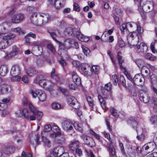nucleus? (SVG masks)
Instances as JSON below:
<instances>
[{
  "label": "nucleus",
  "mask_w": 157,
  "mask_h": 157,
  "mask_svg": "<svg viewBox=\"0 0 157 157\" xmlns=\"http://www.w3.org/2000/svg\"><path fill=\"white\" fill-rule=\"evenodd\" d=\"M112 85L110 83H108L105 85V89L107 91H105V90H102V95L104 96L102 97L101 95L99 94L98 95V98L99 101L100 102L102 108L105 109L104 112H105L107 109V108L106 107V102L104 100V99H107V94L108 91H110L111 89Z\"/></svg>",
  "instance_id": "obj_1"
},
{
  "label": "nucleus",
  "mask_w": 157,
  "mask_h": 157,
  "mask_svg": "<svg viewBox=\"0 0 157 157\" xmlns=\"http://www.w3.org/2000/svg\"><path fill=\"white\" fill-rule=\"evenodd\" d=\"M153 8V3L151 1H147L144 2L142 6H139V10L140 12L143 19L145 18V16L143 11L145 12H149L151 11Z\"/></svg>",
  "instance_id": "obj_2"
},
{
  "label": "nucleus",
  "mask_w": 157,
  "mask_h": 157,
  "mask_svg": "<svg viewBox=\"0 0 157 157\" xmlns=\"http://www.w3.org/2000/svg\"><path fill=\"white\" fill-rule=\"evenodd\" d=\"M67 99L69 104L71 106L76 109L75 112L78 115L79 117L82 115V112L81 110L78 109L80 107V103L77 101V99L75 97L72 96H69L67 97Z\"/></svg>",
  "instance_id": "obj_3"
},
{
  "label": "nucleus",
  "mask_w": 157,
  "mask_h": 157,
  "mask_svg": "<svg viewBox=\"0 0 157 157\" xmlns=\"http://www.w3.org/2000/svg\"><path fill=\"white\" fill-rule=\"evenodd\" d=\"M22 102L23 105H29L30 110L37 116V118L39 121L40 120L43 115V113L42 112L36 110L33 105L29 102L26 98H23Z\"/></svg>",
  "instance_id": "obj_4"
},
{
  "label": "nucleus",
  "mask_w": 157,
  "mask_h": 157,
  "mask_svg": "<svg viewBox=\"0 0 157 157\" xmlns=\"http://www.w3.org/2000/svg\"><path fill=\"white\" fill-rule=\"evenodd\" d=\"M127 40L128 44L130 46L136 45L138 41V36L136 32H133L129 33L128 35Z\"/></svg>",
  "instance_id": "obj_5"
},
{
  "label": "nucleus",
  "mask_w": 157,
  "mask_h": 157,
  "mask_svg": "<svg viewBox=\"0 0 157 157\" xmlns=\"http://www.w3.org/2000/svg\"><path fill=\"white\" fill-rule=\"evenodd\" d=\"M20 70L18 66H14L12 67L10 71V74L12 77L11 79L13 81H19L21 77L18 76V74L20 73Z\"/></svg>",
  "instance_id": "obj_6"
},
{
  "label": "nucleus",
  "mask_w": 157,
  "mask_h": 157,
  "mask_svg": "<svg viewBox=\"0 0 157 157\" xmlns=\"http://www.w3.org/2000/svg\"><path fill=\"white\" fill-rule=\"evenodd\" d=\"M145 82L144 77L140 74L136 75L133 79L132 82L135 86H141L144 84Z\"/></svg>",
  "instance_id": "obj_7"
},
{
  "label": "nucleus",
  "mask_w": 157,
  "mask_h": 157,
  "mask_svg": "<svg viewBox=\"0 0 157 157\" xmlns=\"http://www.w3.org/2000/svg\"><path fill=\"white\" fill-rule=\"evenodd\" d=\"M81 137L84 140L86 145L89 147H92L95 146V142L92 138L84 135H81Z\"/></svg>",
  "instance_id": "obj_8"
},
{
  "label": "nucleus",
  "mask_w": 157,
  "mask_h": 157,
  "mask_svg": "<svg viewBox=\"0 0 157 157\" xmlns=\"http://www.w3.org/2000/svg\"><path fill=\"white\" fill-rule=\"evenodd\" d=\"M34 82L39 84L42 87H45L47 85V83H49V82L44 79V77L42 75H40L38 76L34 80Z\"/></svg>",
  "instance_id": "obj_9"
},
{
  "label": "nucleus",
  "mask_w": 157,
  "mask_h": 157,
  "mask_svg": "<svg viewBox=\"0 0 157 157\" xmlns=\"http://www.w3.org/2000/svg\"><path fill=\"white\" fill-rule=\"evenodd\" d=\"M39 17H40V14L33 13L30 18L31 22L36 25L41 26L42 25V21L39 19Z\"/></svg>",
  "instance_id": "obj_10"
},
{
  "label": "nucleus",
  "mask_w": 157,
  "mask_h": 157,
  "mask_svg": "<svg viewBox=\"0 0 157 157\" xmlns=\"http://www.w3.org/2000/svg\"><path fill=\"white\" fill-rule=\"evenodd\" d=\"M24 16L23 14L19 13L14 15L12 17L11 22L14 24H17L22 21L24 19Z\"/></svg>",
  "instance_id": "obj_11"
},
{
  "label": "nucleus",
  "mask_w": 157,
  "mask_h": 157,
  "mask_svg": "<svg viewBox=\"0 0 157 157\" xmlns=\"http://www.w3.org/2000/svg\"><path fill=\"white\" fill-rule=\"evenodd\" d=\"M64 148L60 146H58L54 149L53 154L55 157L60 156L64 153Z\"/></svg>",
  "instance_id": "obj_12"
},
{
  "label": "nucleus",
  "mask_w": 157,
  "mask_h": 157,
  "mask_svg": "<svg viewBox=\"0 0 157 157\" xmlns=\"http://www.w3.org/2000/svg\"><path fill=\"white\" fill-rule=\"evenodd\" d=\"M62 126L64 130L69 131L73 129V124L70 122L66 121L62 123Z\"/></svg>",
  "instance_id": "obj_13"
},
{
  "label": "nucleus",
  "mask_w": 157,
  "mask_h": 157,
  "mask_svg": "<svg viewBox=\"0 0 157 157\" xmlns=\"http://www.w3.org/2000/svg\"><path fill=\"white\" fill-rule=\"evenodd\" d=\"M73 81L78 85L81 84V80L80 78L77 74L76 72L74 71L71 72Z\"/></svg>",
  "instance_id": "obj_14"
},
{
  "label": "nucleus",
  "mask_w": 157,
  "mask_h": 157,
  "mask_svg": "<svg viewBox=\"0 0 157 157\" xmlns=\"http://www.w3.org/2000/svg\"><path fill=\"white\" fill-rule=\"evenodd\" d=\"M48 1L52 6L57 9H59L64 4V3H61L59 0H48Z\"/></svg>",
  "instance_id": "obj_15"
},
{
  "label": "nucleus",
  "mask_w": 157,
  "mask_h": 157,
  "mask_svg": "<svg viewBox=\"0 0 157 157\" xmlns=\"http://www.w3.org/2000/svg\"><path fill=\"white\" fill-rule=\"evenodd\" d=\"M40 138V136L39 135H34L30 136V141L31 143L33 145L35 146L38 145L40 142L39 140Z\"/></svg>",
  "instance_id": "obj_16"
},
{
  "label": "nucleus",
  "mask_w": 157,
  "mask_h": 157,
  "mask_svg": "<svg viewBox=\"0 0 157 157\" xmlns=\"http://www.w3.org/2000/svg\"><path fill=\"white\" fill-rule=\"evenodd\" d=\"M139 98L141 101L146 103L149 101L150 98L148 94L145 92L140 94Z\"/></svg>",
  "instance_id": "obj_17"
},
{
  "label": "nucleus",
  "mask_w": 157,
  "mask_h": 157,
  "mask_svg": "<svg viewBox=\"0 0 157 157\" xmlns=\"http://www.w3.org/2000/svg\"><path fill=\"white\" fill-rule=\"evenodd\" d=\"M40 17L39 19L41 20L42 23V25H44L48 22L50 17L48 14L42 13L40 14Z\"/></svg>",
  "instance_id": "obj_18"
},
{
  "label": "nucleus",
  "mask_w": 157,
  "mask_h": 157,
  "mask_svg": "<svg viewBox=\"0 0 157 157\" xmlns=\"http://www.w3.org/2000/svg\"><path fill=\"white\" fill-rule=\"evenodd\" d=\"M20 114H18L16 113V114L17 115L18 117H24V118H25L27 119H29V114L28 112V110L25 109H21L20 110Z\"/></svg>",
  "instance_id": "obj_19"
},
{
  "label": "nucleus",
  "mask_w": 157,
  "mask_h": 157,
  "mask_svg": "<svg viewBox=\"0 0 157 157\" xmlns=\"http://www.w3.org/2000/svg\"><path fill=\"white\" fill-rule=\"evenodd\" d=\"M136 46L137 49H140V51L141 53L145 54L147 52L148 47L144 43L142 42L140 44V45H136Z\"/></svg>",
  "instance_id": "obj_20"
},
{
  "label": "nucleus",
  "mask_w": 157,
  "mask_h": 157,
  "mask_svg": "<svg viewBox=\"0 0 157 157\" xmlns=\"http://www.w3.org/2000/svg\"><path fill=\"white\" fill-rule=\"evenodd\" d=\"M117 58L120 68L124 69V67L122 66V63L124 62V61L122 58V53L121 52H118L117 53Z\"/></svg>",
  "instance_id": "obj_21"
},
{
  "label": "nucleus",
  "mask_w": 157,
  "mask_h": 157,
  "mask_svg": "<svg viewBox=\"0 0 157 157\" xmlns=\"http://www.w3.org/2000/svg\"><path fill=\"white\" fill-rule=\"evenodd\" d=\"M79 144V142L77 140L71 141L69 145V148L72 151H74L76 149L78 148Z\"/></svg>",
  "instance_id": "obj_22"
},
{
  "label": "nucleus",
  "mask_w": 157,
  "mask_h": 157,
  "mask_svg": "<svg viewBox=\"0 0 157 157\" xmlns=\"http://www.w3.org/2000/svg\"><path fill=\"white\" fill-rule=\"evenodd\" d=\"M37 72V71L35 68L33 67H29L26 71V73L29 76H32L36 75Z\"/></svg>",
  "instance_id": "obj_23"
},
{
  "label": "nucleus",
  "mask_w": 157,
  "mask_h": 157,
  "mask_svg": "<svg viewBox=\"0 0 157 157\" xmlns=\"http://www.w3.org/2000/svg\"><path fill=\"white\" fill-rule=\"evenodd\" d=\"M8 72L7 65H2L0 67V75L2 76H5Z\"/></svg>",
  "instance_id": "obj_24"
},
{
  "label": "nucleus",
  "mask_w": 157,
  "mask_h": 157,
  "mask_svg": "<svg viewBox=\"0 0 157 157\" xmlns=\"http://www.w3.org/2000/svg\"><path fill=\"white\" fill-rule=\"evenodd\" d=\"M9 88H10V87L6 84L0 85V94H4L7 93Z\"/></svg>",
  "instance_id": "obj_25"
},
{
  "label": "nucleus",
  "mask_w": 157,
  "mask_h": 157,
  "mask_svg": "<svg viewBox=\"0 0 157 157\" xmlns=\"http://www.w3.org/2000/svg\"><path fill=\"white\" fill-rule=\"evenodd\" d=\"M59 136H62V139L61 140L64 141L65 139L64 136L63 134H62L60 132H53V133L50 134L49 136L51 138L55 139L56 137Z\"/></svg>",
  "instance_id": "obj_26"
},
{
  "label": "nucleus",
  "mask_w": 157,
  "mask_h": 157,
  "mask_svg": "<svg viewBox=\"0 0 157 157\" xmlns=\"http://www.w3.org/2000/svg\"><path fill=\"white\" fill-rule=\"evenodd\" d=\"M141 72L145 78H147L150 77V71L148 68L144 67L142 68Z\"/></svg>",
  "instance_id": "obj_27"
},
{
  "label": "nucleus",
  "mask_w": 157,
  "mask_h": 157,
  "mask_svg": "<svg viewBox=\"0 0 157 157\" xmlns=\"http://www.w3.org/2000/svg\"><path fill=\"white\" fill-rule=\"evenodd\" d=\"M15 35L14 34H10L5 35L3 37L2 39L5 41L8 42V40L13 39L15 37Z\"/></svg>",
  "instance_id": "obj_28"
},
{
  "label": "nucleus",
  "mask_w": 157,
  "mask_h": 157,
  "mask_svg": "<svg viewBox=\"0 0 157 157\" xmlns=\"http://www.w3.org/2000/svg\"><path fill=\"white\" fill-rule=\"evenodd\" d=\"M135 62L137 66L140 68H142L144 67V61L141 59H136Z\"/></svg>",
  "instance_id": "obj_29"
},
{
  "label": "nucleus",
  "mask_w": 157,
  "mask_h": 157,
  "mask_svg": "<svg viewBox=\"0 0 157 157\" xmlns=\"http://www.w3.org/2000/svg\"><path fill=\"white\" fill-rule=\"evenodd\" d=\"M40 91L38 98L40 101H44L46 99V95L43 91L41 90V91Z\"/></svg>",
  "instance_id": "obj_30"
},
{
  "label": "nucleus",
  "mask_w": 157,
  "mask_h": 157,
  "mask_svg": "<svg viewBox=\"0 0 157 157\" xmlns=\"http://www.w3.org/2000/svg\"><path fill=\"white\" fill-rule=\"evenodd\" d=\"M51 77L57 82H59V78L58 75L55 73V70L53 68L51 72Z\"/></svg>",
  "instance_id": "obj_31"
},
{
  "label": "nucleus",
  "mask_w": 157,
  "mask_h": 157,
  "mask_svg": "<svg viewBox=\"0 0 157 157\" xmlns=\"http://www.w3.org/2000/svg\"><path fill=\"white\" fill-rule=\"evenodd\" d=\"M153 146L152 143H149L147 144H145L143 147V149H145V150L147 151V152L148 153L151 151L152 150L151 147V145Z\"/></svg>",
  "instance_id": "obj_32"
},
{
  "label": "nucleus",
  "mask_w": 157,
  "mask_h": 157,
  "mask_svg": "<svg viewBox=\"0 0 157 157\" xmlns=\"http://www.w3.org/2000/svg\"><path fill=\"white\" fill-rule=\"evenodd\" d=\"M150 82L153 85H157V76L154 74L151 75V76Z\"/></svg>",
  "instance_id": "obj_33"
},
{
  "label": "nucleus",
  "mask_w": 157,
  "mask_h": 157,
  "mask_svg": "<svg viewBox=\"0 0 157 157\" xmlns=\"http://www.w3.org/2000/svg\"><path fill=\"white\" fill-rule=\"evenodd\" d=\"M100 67L98 66L93 65L91 67V69L90 71H91L92 73H94L95 74H98L99 71Z\"/></svg>",
  "instance_id": "obj_34"
},
{
  "label": "nucleus",
  "mask_w": 157,
  "mask_h": 157,
  "mask_svg": "<svg viewBox=\"0 0 157 157\" xmlns=\"http://www.w3.org/2000/svg\"><path fill=\"white\" fill-rule=\"evenodd\" d=\"M150 121L152 124L157 127V116L152 115L150 118Z\"/></svg>",
  "instance_id": "obj_35"
},
{
  "label": "nucleus",
  "mask_w": 157,
  "mask_h": 157,
  "mask_svg": "<svg viewBox=\"0 0 157 157\" xmlns=\"http://www.w3.org/2000/svg\"><path fill=\"white\" fill-rule=\"evenodd\" d=\"M91 67L87 66V67H83L82 68V70L84 74L87 76L90 75V72H89V71H90Z\"/></svg>",
  "instance_id": "obj_36"
},
{
  "label": "nucleus",
  "mask_w": 157,
  "mask_h": 157,
  "mask_svg": "<svg viewBox=\"0 0 157 157\" xmlns=\"http://www.w3.org/2000/svg\"><path fill=\"white\" fill-rule=\"evenodd\" d=\"M40 91H41V90H34L32 89L30 90V93L32 95L33 98H35L37 96L38 97Z\"/></svg>",
  "instance_id": "obj_37"
},
{
  "label": "nucleus",
  "mask_w": 157,
  "mask_h": 157,
  "mask_svg": "<svg viewBox=\"0 0 157 157\" xmlns=\"http://www.w3.org/2000/svg\"><path fill=\"white\" fill-rule=\"evenodd\" d=\"M8 42L2 41L0 42V49H5L8 47Z\"/></svg>",
  "instance_id": "obj_38"
},
{
  "label": "nucleus",
  "mask_w": 157,
  "mask_h": 157,
  "mask_svg": "<svg viewBox=\"0 0 157 157\" xmlns=\"http://www.w3.org/2000/svg\"><path fill=\"white\" fill-rule=\"evenodd\" d=\"M43 132L41 133V136L42 138V141L44 144L47 146H49L50 144V140L48 139L46 137L43 136Z\"/></svg>",
  "instance_id": "obj_39"
},
{
  "label": "nucleus",
  "mask_w": 157,
  "mask_h": 157,
  "mask_svg": "<svg viewBox=\"0 0 157 157\" xmlns=\"http://www.w3.org/2000/svg\"><path fill=\"white\" fill-rule=\"evenodd\" d=\"M145 57L146 59L152 61H154L156 59V58L155 56L153 55L150 53H147Z\"/></svg>",
  "instance_id": "obj_40"
},
{
  "label": "nucleus",
  "mask_w": 157,
  "mask_h": 157,
  "mask_svg": "<svg viewBox=\"0 0 157 157\" xmlns=\"http://www.w3.org/2000/svg\"><path fill=\"white\" fill-rule=\"evenodd\" d=\"M109 149L110 156H114L115 155V150L113 146L110 145L109 147Z\"/></svg>",
  "instance_id": "obj_41"
},
{
  "label": "nucleus",
  "mask_w": 157,
  "mask_h": 157,
  "mask_svg": "<svg viewBox=\"0 0 157 157\" xmlns=\"http://www.w3.org/2000/svg\"><path fill=\"white\" fill-rule=\"evenodd\" d=\"M76 31H77L75 28L72 29L71 28H68L66 29V32L69 35H71Z\"/></svg>",
  "instance_id": "obj_42"
},
{
  "label": "nucleus",
  "mask_w": 157,
  "mask_h": 157,
  "mask_svg": "<svg viewBox=\"0 0 157 157\" xmlns=\"http://www.w3.org/2000/svg\"><path fill=\"white\" fill-rule=\"evenodd\" d=\"M107 54L109 56L111 60L112 61L114 66H115L116 64L115 60L114 59L113 56L111 54V51L109 50H108L107 52Z\"/></svg>",
  "instance_id": "obj_43"
},
{
  "label": "nucleus",
  "mask_w": 157,
  "mask_h": 157,
  "mask_svg": "<svg viewBox=\"0 0 157 157\" xmlns=\"http://www.w3.org/2000/svg\"><path fill=\"white\" fill-rule=\"evenodd\" d=\"M48 49L53 54H55L56 52V50L53 45L51 44H48L47 45Z\"/></svg>",
  "instance_id": "obj_44"
},
{
  "label": "nucleus",
  "mask_w": 157,
  "mask_h": 157,
  "mask_svg": "<svg viewBox=\"0 0 157 157\" xmlns=\"http://www.w3.org/2000/svg\"><path fill=\"white\" fill-rule=\"evenodd\" d=\"M57 22L58 23L57 24L60 28H63L65 27L66 24V22L64 21H58Z\"/></svg>",
  "instance_id": "obj_45"
},
{
  "label": "nucleus",
  "mask_w": 157,
  "mask_h": 157,
  "mask_svg": "<svg viewBox=\"0 0 157 157\" xmlns=\"http://www.w3.org/2000/svg\"><path fill=\"white\" fill-rule=\"evenodd\" d=\"M120 82L121 85L125 87H126V81L123 75H121L120 77Z\"/></svg>",
  "instance_id": "obj_46"
},
{
  "label": "nucleus",
  "mask_w": 157,
  "mask_h": 157,
  "mask_svg": "<svg viewBox=\"0 0 157 157\" xmlns=\"http://www.w3.org/2000/svg\"><path fill=\"white\" fill-rule=\"evenodd\" d=\"M118 43L119 45L121 48H123L125 45V43L121 37L118 38Z\"/></svg>",
  "instance_id": "obj_47"
},
{
  "label": "nucleus",
  "mask_w": 157,
  "mask_h": 157,
  "mask_svg": "<svg viewBox=\"0 0 157 157\" xmlns=\"http://www.w3.org/2000/svg\"><path fill=\"white\" fill-rule=\"evenodd\" d=\"M110 112L115 117H118V115L116 112V110L113 107H111L110 108Z\"/></svg>",
  "instance_id": "obj_48"
},
{
  "label": "nucleus",
  "mask_w": 157,
  "mask_h": 157,
  "mask_svg": "<svg viewBox=\"0 0 157 157\" xmlns=\"http://www.w3.org/2000/svg\"><path fill=\"white\" fill-rule=\"evenodd\" d=\"M52 106L53 109H59L61 107L60 104L56 102L53 103L52 104Z\"/></svg>",
  "instance_id": "obj_49"
},
{
  "label": "nucleus",
  "mask_w": 157,
  "mask_h": 157,
  "mask_svg": "<svg viewBox=\"0 0 157 157\" xmlns=\"http://www.w3.org/2000/svg\"><path fill=\"white\" fill-rule=\"evenodd\" d=\"M155 44H157V40L155 41L154 42H152L151 43L150 48L152 52L153 53H155L156 51V50L155 49Z\"/></svg>",
  "instance_id": "obj_50"
},
{
  "label": "nucleus",
  "mask_w": 157,
  "mask_h": 157,
  "mask_svg": "<svg viewBox=\"0 0 157 157\" xmlns=\"http://www.w3.org/2000/svg\"><path fill=\"white\" fill-rule=\"evenodd\" d=\"M84 53L86 56L89 55L90 52V50L87 47L83 46L82 47Z\"/></svg>",
  "instance_id": "obj_51"
},
{
  "label": "nucleus",
  "mask_w": 157,
  "mask_h": 157,
  "mask_svg": "<svg viewBox=\"0 0 157 157\" xmlns=\"http://www.w3.org/2000/svg\"><path fill=\"white\" fill-rule=\"evenodd\" d=\"M123 69L124 70V74L127 77V78H128V79L130 81H131V82H132L133 79H132V78L131 77L130 73H129L128 72V71L126 70L125 68H124V69Z\"/></svg>",
  "instance_id": "obj_52"
},
{
  "label": "nucleus",
  "mask_w": 157,
  "mask_h": 157,
  "mask_svg": "<svg viewBox=\"0 0 157 157\" xmlns=\"http://www.w3.org/2000/svg\"><path fill=\"white\" fill-rule=\"evenodd\" d=\"M7 107V105L5 103H0V110L3 111Z\"/></svg>",
  "instance_id": "obj_53"
},
{
  "label": "nucleus",
  "mask_w": 157,
  "mask_h": 157,
  "mask_svg": "<svg viewBox=\"0 0 157 157\" xmlns=\"http://www.w3.org/2000/svg\"><path fill=\"white\" fill-rule=\"evenodd\" d=\"M52 129V127L50 125L47 124L44 127V132H48Z\"/></svg>",
  "instance_id": "obj_54"
},
{
  "label": "nucleus",
  "mask_w": 157,
  "mask_h": 157,
  "mask_svg": "<svg viewBox=\"0 0 157 157\" xmlns=\"http://www.w3.org/2000/svg\"><path fill=\"white\" fill-rule=\"evenodd\" d=\"M127 26L126 24H122V25L120 26V29L122 33V34L124 33V30H125L126 31H127L128 29L127 28Z\"/></svg>",
  "instance_id": "obj_55"
},
{
  "label": "nucleus",
  "mask_w": 157,
  "mask_h": 157,
  "mask_svg": "<svg viewBox=\"0 0 157 157\" xmlns=\"http://www.w3.org/2000/svg\"><path fill=\"white\" fill-rule=\"evenodd\" d=\"M59 47L61 49H68L70 48L69 47H68L66 46V44H63L61 42L59 43Z\"/></svg>",
  "instance_id": "obj_56"
},
{
  "label": "nucleus",
  "mask_w": 157,
  "mask_h": 157,
  "mask_svg": "<svg viewBox=\"0 0 157 157\" xmlns=\"http://www.w3.org/2000/svg\"><path fill=\"white\" fill-rule=\"evenodd\" d=\"M59 89L64 95L67 96L68 95V92L66 89L61 87H59Z\"/></svg>",
  "instance_id": "obj_57"
},
{
  "label": "nucleus",
  "mask_w": 157,
  "mask_h": 157,
  "mask_svg": "<svg viewBox=\"0 0 157 157\" xmlns=\"http://www.w3.org/2000/svg\"><path fill=\"white\" fill-rule=\"evenodd\" d=\"M113 83L114 85H116L118 82V78L116 75H113L112 76Z\"/></svg>",
  "instance_id": "obj_58"
},
{
  "label": "nucleus",
  "mask_w": 157,
  "mask_h": 157,
  "mask_svg": "<svg viewBox=\"0 0 157 157\" xmlns=\"http://www.w3.org/2000/svg\"><path fill=\"white\" fill-rule=\"evenodd\" d=\"M76 34L77 38L78 40L81 41V39H82L84 35L79 31H76Z\"/></svg>",
  "instance_id": "obj_59"
},
{
  "label": "nucleus",
  "mask_w": 157,
  "mask_h": 157,
  "mask_svg": "<svg viewBox=\"0 0 157 157\" xmlns=\"http://www.w3.org/2000/svg\"><path fill=\"white\" fill-rule=\"evenodd\" d=\"M73 126H74L75 128L79 131H81L82 130V127L80 126V125L79 124L75 123L73 124Z\"/></svg>",
  "instance_id": "obj_60"
},
{
  "label": "nucleus",
  "mask_w": 157,
  "mask_h": 157,
  "mask_svg": "<svg viewBox=\"0 0 157 157\" xmlns=\"http://www.w3.org/2000/svg\"><path fill=\"white\" fill-rule=\"evenodd\" d=\"M13 31L19 34L24 33L23 31L20 27H17L13 29Z\"/></svg>",
  "instance_id": "obj_61"
},
{
  "label": "nucleus",
  "mask_w": 157,
  "mask_h": 157,
  "mask_svg": "<svg viewBox=\"0 0 157 157\" xmlns=\"http://www.w3.org/2000/svg\"><path fill=\"white\" fill-rule=\"evenodd\" d=\"M73 10H74L79 12L80 10V8L78 5V4L76 3H74L73 5Z\"/></svg>",
  "instance_id": "obj_62"
},
{
  "label": "nucleus",
  "mask_w": 157,
  "mask_h": 157,
  "mask_svg": "<svg viewBox=\"0 0 157 157\" xmlns=\"http://www.w3.org/2000/svg\"><path fill=\"white\" fill-rule=\"evenodd\" d=\"M21 157H32V155L29 153H25V151H23L22 153Z\"/></svg>",
  "instance_id": "obj_63"
},
{
  "label": "nucleus",
  "mask_w": 157,
  "mask_h": 157,
  "mask_svg": "<svg viewBox=\"0 0 157 157\" xmlns=\"http://www.w3.org/2000/svg\"><path fill=\"white\" fill-rule=\"evenodd\" d=\"M36 63L38 66L41 67L44 65V61L42 59H38L37 60Z\"/></svg>",
  "instance_id": "obj_64"
}]
</instances>
